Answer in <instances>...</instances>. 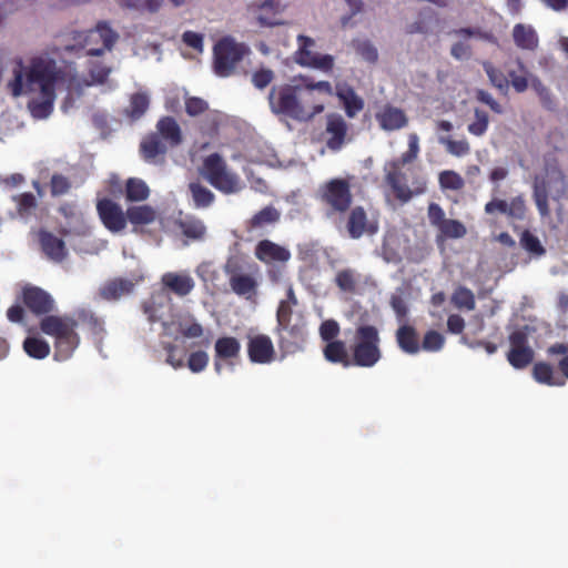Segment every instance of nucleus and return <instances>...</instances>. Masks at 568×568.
Wrapping results in <instances>:
<instances>
[{
	"label": "nucleus",
	"mask_w": 568,
	"mask_h": 568,
	"mask_svg": "<svg viewBox=\"0 0 568 568\" xmlns=\"http://www.w3.org/2000/svg\"><path fill=\"white\" fill-rule=\"evenodd\" d=\"M118 40V34L105 23H99L95 29L85 33L82 48L85 55L99 57L110 51Z\"/></svg>",
	"instance_id": "11"
},
{
	"label": "nucleus",
	"mask_w": 568,
	"mask_h": 568,
	"mask_svg": "<svg viewBox=\"0 0 568 568\" xmlns=\"http://www.w3.org/2000/svg\"><path fill=\"white\" fill-rule=\"evenodd\" d=\"M439 184L442 189L457 191L464 186V180L455 171L447 170L439 174Z\"/></svg>",
	"instance_id": "49"
},
{
	"label": "nucleus",
	"mask_w": 568,
	"mask_h": 568,
	"mask_svg": "<svg viewBox=\"0 0 568 568\" xmlns=\"http://www.w3.org/2000/svg\"><path fill=\"white\" fill-rule=\"evenodd\" d=\"M70 186V182L63 175L54 174L51 178V193L53 196L65 194Z\"/></svg>",
	"instance_id": "58"
},
{
	"label": "nucleus",
	"mask_w": 568,
	"mask_h": 568,
	"mask_svg": "<svg viewBox=\"0 0 568 568\" xmlns=\"http://www.w3.org/2000/svg\"><path fill=\"white\" fill-rule=\"evenodd\" d=\"M298 78H300V81L302 82L306 98L310 99L311 101H316L313 98V92L315 90L325 92L329 95L333 94V87L327 81L313 82L305 75H298Z\"/></svg>",
	"instance_id": "45"
},
{
	"label": "nucleus",
	"mask_w": 568,
	"mask_h": 568,
	"mask_svg": "<svg viewBox=\"0 0 568 568\" xmlns=\"http://www.w3.org/2000/svg\"><path fill=\"white\" fill-rule=\"evenodd\" d=\"M509 78H510V82H511V85L513 88L517 91V92H524L527 90L528 85H529V82H530V77L527 78V77H524V75H518L516 74L514 71L509 72Z\"/></svg>",
	"instance_id": "62"
},
{
	"label": "nucleus",
	"mask_w": 568,
	"mask_h": 568,
	"mask_svg": "<svg viewBox=\"0 0 568 568\" xmlns=\"http://www.w3.org/2000/svg\"><path fill=\"white\" fill-rule=\"evenodd\" d=\"M298 75L290 83L273 85L267 100L272 113L284 115L298 122H308L324 110L323 102L306 98Z\"/></svg>",
	"instance_id": "2"
},
{
	"label": "nucleus",
	"mask_w": 568,
	"mask_h": 568,
	"mask_svg": "<svg viewBox=\"0 0 568 568\" xmlns=\"http://www.w3.org/2000/svg\"><path fill=\"white\" fill-rule=\"evenodd\" d=\"M247 353L251 362L257 364H268L273 362L275 357L273 343L266 335H255L250 337Z\"/></svg>",
	"instance_id": "16"
},
{
	"label": "nucleus",
	"mask_w": 568,
	"mask_h": 568,
	"mask_svg": "<svg viewBox=\"0 0 568 568\" xmlns=\"http://www.w3.org/2000/svg\"><path fill=\"white\" fill-rule=\"evenodd\" d=\"M379 334L372 325H362L356 329L353 345L354 363L361 367H373L382 357Z\"/></svg>",
	"instance_id": "6"
},
{
	"label": "nucleus",
	"mask_w": 568,
	"mask_h": 568,
	"mask_svg": "<svg viewBox=\"0 0 568 568\" xmlns=\"http://www.w3.org/2000/svg\"><path fill=\"white\" fill-rule=\"evenodd\" d=\"M275 79V73L270 68H266L264 65L257 68L253 71L251 81L253 85L258 89L263 90L265 89L271 82Z\"/></svg>",
	"instance_id": "48"
},
{
	"label": "nucleus",
	"mask_w": 568,
	"mask_h": 568,
	"mask_svg": "<svg viewBox=\"0 0 568 568\" xmlns=\"http://www.w3.org/2000/svg\"><path fill=\"white\" fill-rule=\"evenodd\" d=\"M439 232L444 237L460 239L466 234V227L457 220H447Z\"/></svg>",
	"instance_id": "52"
},
{
	"label": "nucleus",
	"mask_w": 568,
	"mask_h": 568,
	"mask_svg": "<svg viewBox=\"0 0 568 568\" xmlns=\"http://www.w3.org/2000/svg\"><path fill=\"white\" fill-rule=\"evenodd\" d=\"M161 283L163 284L164 288L169 290L179 297L189 295L195 286L194 280L186 272L164 273L161 277Z\"/></svg>",
	"instance_id": "19"
},
{
	"label": "nucleus",
	"mask_w": 568,
	"mask_h": 568,
	"mask_svg": "<svg viewBox=\"0 0 568 568\" xmlns=\"http://www.w3.org/2000/svg\"><path fill=\"white\" fill-rule=\"evenodd\" d=\"M139 282V278H114L105 283L101 287V295L106 300H118L133 291L134 285Z\"/></svg>",
	"instance_id": "27"
},
{
	"label": "nucleus",
	"mask_w": 568,
	"mask_h": 568,
	"mask_svg": "<svg viewBox=\"0 0 568 568\" xmlns=\"http://www.w3.org/2000/svg\"><path fill=\"white\" fill-rule=\"evenodd\" d=\"M475 120L468 124L467 131L475 135L481 136L486 133L489 124L488 114L479 109H476L474 112Z\"/></svg>",
	"instance_id": "46"
},
{
	"label": "nucleus",
	"mask_w": 568,
	"mask_h": 568,
	"mask_svg": "<svg viewBox=\"0 0 568 568\" xmlns=\"http://www.w3.org/2000/svg\"><path fill=\"white\" fill-rule=\"evenodd\" d=\"M347 124L339 114L327 115L326 121V145L328 149L337 151L345 142Z\"/></svg>",
	"instance_id": "21"
},
{
	"label": "nucleus",
	"mask_w": 568,
	"mask_h": 568,
	"mask_svg": "<svg viewBox=\"0 0 568 568\" xmlns=\"http://www.w3.org/2000/svg\"><path fill=\"white\" fill-rule=\"evenodd\" d=\"M209 363V355L206 352L199 351L190 355L187 366L193 373L202 372Z\"/></svg>",
	"instance_id": "55"
},
{
	"label": "nucleus",
	"mask_w": 568,
	"mask_h": 568,
	"mask_svg": "<svg viewBox=\"0 0 568 568\" xmlns=\"http://www.w3.org/2000/svg\"><path fill=\"white\" fill-rule=\"evenodd\" d=\"M179 329L183 334V336H185L187 338H196V337L202 336V334H203L202 325L196 322H192L190 325L180 323Z\"/></svg>",
	"instance_id": "60"
},
{
	"label": "nucleus",
	"mask_w": 568,
	"mask_h": 568,
	"mask_svg": "<svg viewBox=\"0 0 568 568\" xmlns=\"http://www.w3.org/2000/svg\"><path fill=\"white\" fill-rule=\"evenodd\" d=\"M26 353L38 359L45 358L50 354V345L42 338L28 337L23 342Z\"/></svg>",
	"instance_id": "37"
},
{
	"label": "nucleus",
	"mask_w": 568,
	"mask_h": 568,
	"mask_svg": "<svg viewBox=\"0 0 568 568\" xmlns=\"http://www.w3.org/2000/svg\"><path fill=\"white\" fill-rule=\"evenodd\" d=\"M97 209L103 225L109 231L118 233L125 229L128 217L120 205L104 199L98 202Z\"/></svg>",
	"instance_id": "13"
},
{
	"label": "nucleus",
	"mask_w": 568,
	"mask_h": 568,
	"mask_svg": "<svg viewBox=\"0 0 568 568\" xmlns=\"http://www.w3.org/2000/svg\"><path fill=\"white\" fill-rule=\"evenodd\" d=\"M336 95L343 103L345 112L349 118H354L364 108L363 99L347 84H337Z\"/></svg>",
	"instance_id": "26"
},
{
	"label": "nucleus",
	"mask_w": 568,
	"mask_h": 568,
	"mask_svg": "<svg viewBox=\"0 0 568 568\" xmlns=\"http://www.w3.org/2000/svg\"><path fill=\"white\" fill-rule=\"evenodd\" d=\"M321 200L335 212H345L352 203L351 185L346 179H332L318 189Z\"/></svg>",
	"instance_id": "10"
},
{
	"label": "nucleus",
	"mask_w": 568,
	"mask_h": 568,
	"mask_svg": "<svg viewBox=\"0 0 568 568\" xmlns=\"http://www.w3.org/2000/svg\"><path fill=\"white\" fill-rule=\"evenodd\" d=\"M260 10L264 13H260L257 16V21L261 26L272 27L281 24L278 21H274L267 18L266 14L273 13L278 14L282 13L285 10V6L282 3L281 0H264L261 6Z\"/></svg>",
	"instance_id": "36"
},
{
	"label": "nucleus",
	"mask_w": 568,
	"mask_h": 568,
	"mask_svg": "<svg viewBox=\"0 0 568 568\" xmlns=\"http://www.w3.org/2000/svg\"><path fill=\"white\" fill-rule=\"evenodd\" d=\"M444 344L445 337L440 333L428 331L424 336L420 348L426 352H438L443 348Z\"/></svg>",
	"instance_id": "51"
},
{
	"label": "nucleus",
	"mask_w": 568,
	"mask_h": 568,
	"mask_svg": "<svg viewBox=\"0 0 568 568\" xmlns=\"http://www.w3.org/2000/svg\"><path fill=\"white\" fill-rule=\"evenodd\" d=\"M510 348L507 359L517 369L525 368L534 359V351L528 344L527 334L524 331H515L509 336Z\"/></svg>",
	"instance_id": "12"
},
{
	"label": "nucleus",
	"mask_w": 568,
	"mask_h": 568,
	"mask_svg": "<svg viewBox=\"0 0 568 568\" xmlns=\"http://www.w3.org/2000/svg\"><path fill=\"white\" fill-rule=\"evenodd\" d=\"M532 376L536 382L547 384L549 386H562L564 381H557L554 376V368L546 363H537L532 368Z\"/></svg>",
	"instance_id": "38"
},
{
	"label": "nucleus",
	"mask_w": 568,
	"mask_h": 568,
	"mask_svg": "<svg viewBox=\"0 0 568 568\" xmlns=\"http://www.w3.org/2000/svg\"><path fill=\"white\" fill-rule=\"evenodd\" d=\"M150 194L149 186L140 179L131 178L126 182V199L132 202L144 201Z\"/></svg>",
	"instance_id": "39"
},
{
	"label": "nucleus",
	"mask_w": 568,
	"mask_h": 568,
	"mask_svg": "<svg viewBox=\"0 0 568 568\" xmlns=\"http://www.w3.org/2000/svg\"><path fill=\"white\" fill-rule=\"evenodd\" d=\"M201 173L210 184L223 193H237L244 187L240 176L230 171L224 160L216 153L204 160Z\"/></svg>",
	"instance_id": "5"
},
{
	"label": "nucleus",
	"mask_w": 568,
	"mask_h": 568,
	"mask_svg": "<svg viewBox=\"0 0 568 568\" xmlns=\"http://www.w3.org/2000/svg\"><path fill=\"white\" fill-rule=\"evenodd\" d=\"M185 111L190 116H199L207 112V118L212 122V126L209 131H213L216 125L217 113L215 111H210L209 103L197 97H189L185 94L184 97Z\"/></svg>",
	"instance_id": "30"
},
{
	"label": "nucleus",
	"mask_w": 568,
	"mask_h": 568,
	"mask_svg": "<svg viewBox=\"0 0 568 568\" xmlns=\"http://www.w3.org/2000/svg\"><path fill=\"white\" fill-rule=\"evenodd\" d=\"M255 255L260 261L265 263L287 262L291 258L288 250L268 240H264L257 244Z\"/></svg>",
	"instance_id": "23"
},
{
	"label": "nucleus",
	"mask_w": 568,
	"mask_h": 568,
	"mask_svg": "<svg viewBox=\"0 0 568 568\" xmlns=\"http://www.w3.org/2000/svg\"><path fill=\"white\" fill-rule=\"evenodd\" d=\"M13 200L17 202L18 214L22 219L29 217L37 207L36 197L31 193H23Z\"/></svg>",
	"instance_id": "47"
},
{
	"label": "nucleus",
	"mask_w": 568,
	"mask_h": 568,
	"mask_svg": "<svg viewBox=\"0 0 568 568\" xmlns=\"http://www.w3.org/2000/svg\"><path fill=\"white\" fill-rule=\"evenodd\" d=\"M452 302L457 308L467 311H473L476 305L473 292L466 287H458L452 296Z\"/></svg>",
	"instance_id": "44"
},
{
	"label": "nucleus",
	"mask_w": 568,
	"mask_h": 568,
	"mask_svg": "<svg viewBox=\"0 0 568 568\" xmlns=\"http://www.w3.org/2000/svg\"><path fill=\"white\" fill-rule=\"evenodd\" d=\"M297 49L293 53V60L295 63L303 68L315 69L324 73L329 72L333 67L335 59L331 54H321L314 51L316 42L313 38L304 34L297 36Z\"/></svg>",
	"instance_id": "8"
},
{
	"label": "nucleus",
	"mask_w": 568,
	"mask_h": 568,
	"mask_svg": "<svg viewBox=\"0 0 568 568\" xmlns=\"http://www.w3.org/2000/svg\"><path fill=\"white\" fill-rule=\"evenodd\" d=\"M149 105L150 95L146 92H138L132 94L124 112L131 120H138L146 112Z\"/></svg>",
	"instance_id": "33"
},
{
	"label": "nucleus",
	"mask_w": 568,
	"mask_h": 568,
	"mask_svg": "<svg viewBox=\"0 0 568 568\" xmlns=\"http://www.w3.org/2000/svg\"><path fill=\"white\" fill-rule=\"evenodd\" d=\"M438 142L446 148V151L454 156H465L470 152L467 140H453L448 136H439Z\"/></svg>",
	"instance_id": "41"
},
{
	"label": "nucleus",
	"mask_w": 568,
	"mask_h": 568,
	"mask_svg": "<svg viewBox=\"0 0 568 568\" xmlns=\"http://www.w3.org/2000/svg\"><path fill=\"white\" fill-rule=\"evenodd\" d=\"M323 354L325 359L331 363H338L345 367L351 365L347 346L343 341L336 339L326 343V346L323 349Z\"/></svg>",
	"instance_id": "31"
},
{
	"label": "nucleus",
	"mask_w": 568,
	"mask_h": 568,
	"mask_svg": "<svg viewBox=\"0 0 568 568\" xmlns=\"http://www.w3.org/2000/svg\"><path fill=\"white\" fill-rule=\"evenodd\" d=\"M476 98L487 104L494 112L496 113H503V108L501 105L491 97L490 93L484 91V90H478L477 93H476Z\"/></svg>",
	"instance_id": "61"
},
{
	"label": "nucleus",
	"mask_w": 568,
	"mask_h": 568,
	"mask_svg": "<svg viewBox=\"0 0 568 568\" xmlns=\"http://www.w3.org/2000/svg\"><path fill=\"white\" fill-rule=\"evenodd\" d=\"M41 248L45 256L54 262H61L67 255L64 242L52 233L41 231L39 233Z\"/></svg>",
	"instance_id": "24"
},
{
	"label": "nucleus",
	"mask_w": 568,
	"mask_h": 568,
	"mask_svg": "<svg viewBox=\"0 0 568 568\" xmlns=\"http://www.w3.org/2000/svg\"><path fill=\"white\" fill-rule=\"evenodd\" d=\"M381 129L384 131H395L405 128L408 119L405 112L390 104L383 105L375 114Z\"/></svg>",
	"instance_id": "18"
},
{
	"label": "nucleus",
	"mask_w": 568,
	"mask_h": 568,
	"mask_svg": "<svg viewBox=\"0 0 568 568\" xmlns=\"http://www.w3.org/2000/svg\"><path fill=\"white\" fill-rule=\"evenodd\" d=\"M189 190L192 195L193 203L196 207H207L214 201V194L200 183H190Z\"/></svg>",
	"instance_id": "40"
},
{
	"label": "nucleus",
	"mask_w": 568,
	"mask_h": 568,
	"mask_svg": "<svg viewBox=\"0 0 568 568\" xmlns=\"http://www.w3.org/2000/svg\"><path fill=\"white\" fill-rule=\"evenodd\" d=\"M318 333L321 338L326 343L336 341L339 334V325L335 320H326L321 324Z\"/></svg>",
	"instance_id": "53"
},
{
	"label": "nucleus",
	"mask_w": 568,
	"mask_h": 568,
	"mask_svg": "<svg viewBox=\"0 0 568 568\" xmlns=\"http://www.w3.org/2000/svg\"><path fill=\"white\" fill-rule=\"evenodd\" d=\"M280 219L278 211L273 206H266L252 217V225L256 227L274 223Z\"/></svg>",
	"instance_id": "50"
},
{
	"label": "nucleus",
	"mask_w": 568,
	"mask_h": 568,
	"mask_svg": "<svg viewBox=\"0 0 568 568\" xmlns=\"http://www.w3.org/2000/svg\"><path fill=\"white\" fill-rule=\"evenodd\" d=\"M565 192V176L561 171L552 170L546 179L536 178L534 183V200L539 213L545 216L549 213L548 195L561 196Z\"/></svg>",
	"instance_id": "9"
},
{
	"label": "nucleus",
	"mask_w": 568,
	"mask_h": 568,
	"mask_svg": "<svg viewBox=\"0 0 568 568\" xmlns=\"http://www.w3.org/2000/svg\"><path fill=\"white\" fill-rule=\"evenodd\" d=\"M484 70L490 83L498 89L501 93H507L509 89V81L501 71L496 69L491 63L484 62Z\"/></svg>",
	"instance_id": "42"
},
{
	"label": "nucleus",
	"mask_w": 568,
	"mask_h": 568,
	"mask_svg": "<svg viewBox=\"0 0 568 568\" xmlns=\"http://www.w3.org/2000/svg\"><path fill=\"white\" fill-rule=\"evenodd\" d=\"M182 40L187 47L196 50L199 53L203 52V36L201 33L185 31L182 36Z\"/></svg>",
	"instance_id": "59"
},
{
	"label": "nucleus",
	"mask_w": 568,
	"mask_h": 568,
	"mask_svg": "<svg viewBox=\"0 0 568 568\" xmlns=\"http://www.w3.org/2000/svg\"><path fill=\"white\" fill-rule=\"evenodd\" d=\"M428 219H429L430 224L434 225L435 227H437L438 230L448 220L445 217V212L443 211V209L436 203L429 204Z\"/></svg>",
	"instance_id": "57"
},
{
	"label": "nucleus",
	"mask_w": 568,
	"mask_h": 568,
	"mask_svg": "<svg viewBox=\"0 0 568 568\" xmlns=\"http://www.w3.org/2000/svg\"><path fill=\"white\" fill-rule=\"evenodd\" d=\"M88 68L91 81L80 79L70 65L59 68L48 55L34 57L28 63L17 60L11 65L8 88L13 97L28 98L27 109L33 119L45 120L53 112L59 91H68V101L74 94L79 97L85 87L105 83L112 71L110 65L97 60H90Z\"/></svg>",
	"instance_id": "1"
},
{
	"label": "nucleus",
	"mask_w": 568,
	"mask_h": 568,
	"mask_svg": "<svg viewBox=\"0 0 568 568\" xmlns=\"http://www.w3.org/2000/svg\"><path fill=\"white\" fill-rule=\"evenodd\" d=\"M40 327L44 334L55 338L54 357L59 361L68 359L78 345L75 322L67 316L50 315L41 321Z\"/></svg>",
	"instance_id": "3"
},
{
	"label": "nucleus",
	"mask_w": 568,
	"mask_h": 568,
	"mask_svg": "<svg viewBox=\"0 0 568 568\" xmlns=\"http://www.w3.org/2000/svg\"><path fill=\"white\" fill-rule=\"evenodd\" d=\"M416 158L417 155H412L410 152L407 151L402 155L400 160L394 161L385 166V170L387 172V183L392 186L396 195L404 201L410 197V191L400 182L399 166L402 164L412 162Z\"/></svg>",
	"instance_id": "17"
},
{
	"label": "nucleus",
	"mask_w": 568,
	"mask_h": 568,
	"mask_svg": "<svg viewBox=\"0 0 568 568\" xmlns=\"http://www.w3.org/2000/svg\"><path fill=\"white\" fill-rule=\"evenodd\" d=\"M353 47L355 52L366 62L375 63L378 60V51L369 40H355Z\"/></svg>",
	"instance_id": "43"
},
{
	"label": "nucleus",
	"mask_w": 568,
	"mask_h": 568,
	"mask_svg": "<svg viewBox=\"0 0 568 568\" xmlns=\"http://www.w3.org/2000/svg\"><path fill=\"white\" fill-rule=\"evenodd\" d=\"M396 341L399 348L407 354L415 355L420 349L417 333L415 328L409 325H402L397 329Z\"/></svg>",
	"instance_id": "29"
},
{
	"label": "nucleus",
	"mask_w": 568,
	"mask_h": 568,
	"mask_svg": "<svg viewBox=\"0 0 568 568\" xmlns=\"http://www.w3.org/2000/svg\"><path fill=\"white\" fill-rule=\"evenodd\" d=\"M450 53L458 60H466L470 57V48L467 43L459 41L452 47Z\"/></svg>",
	"instance_id": "64"
},
{
	"label": "nucleus",
	"mask_w": 568,
	"mask_h": 568,
	"mask_svg": "<svg viewBox=\"0 0 568 568\" xmlns=\"http://www.w3.org/2000/svg\"><path fill=\"white\" fill-rule=\"evenodd\" d=\"M23 302L36 314L49 313L54 306L52 297L39 287H26Z\"/></svg>",
	"instance_id": "20"
},
{
	"label": "nucleus",
	"mask_w": 568,
	"mask_h": 568,
	"mask_svg": "<svg viewBox=\"0 0 568 568\" xmlns=\"http://www.w3.org/2000/svg\"><path fill=\"white\" fill-rule=\"evenodd\" d=\"M346 226L352 239H359L365 234H375L378 230L376 221L369 220L362 206L352 209Z\"/></svg>",
	"instance_id": "15"
},
{
	"label": "nucleus",
	"mask_w": 568,
	"mask_h": 568,
	"mask_svg": "<svg viewBox=\"0 0 568 568\" xmlns=\"http://www.w3.org/2000/svg\"><path fill=\"white\" fill-rule=\"evenodd\" d=\"M215 356L219 359H230L237 357L241 351V344L235 337L225 336L215 342Z\"/></svg>",
	"instance_id": "32"
},
{
	"label": "nucleus",
	"mask_w": 568,
	"mask_h": 568,
	"mask_svg": "<svg viewBox=\"0 0 568 568\" xmlns=\"http://www.w3.org/2000/svg\"><path fill=\"white\" fill-rule=\"evenodd\" d=\"M520 243L523 247L530 253H534L536 255H542L545 253V250L541 246L538 237H536L528 231L523 232Z\"/></svg>",
	"instance_id": "54"
},
{
	"label": "nucleus",
	"mask_w": 568,
	"mask_h": 568,
	"mask_svg": "<svg viewBox=\"0 0 568 568\" xmlns=\"http://www.w3.org/2000/svg\"><path fill=\"white\" fill-rule=\"evenodd\" d=\"M485 212L487 214H494L495 212H499L511 220L521 221L525 219L526 215V204L521 195L515 196L510 201L493 199L491 201L486 203Z\"/></svg>",
	"instance_id": "14"
},
{
	"label": "nucleus",
	"mask_w": 568,
	"mask_h": 568,
	"mask_svg": "<svg viewBox=\"0 0 568 568\" xmlns=\"http://www.w3.org/2000/svg\"><path fill=\"white\" fill-rule=\"evenodd\" d=\"M513 39L516 45L523 50L534 51L538 47L537 32L529 24H515L513 29Z\"/></svg>",
	"instance_id": "28"
},
{
	"label": "nucleus",
	"mask_w": 568,
	"mask_h": 568,
	"mask_svg": "<svg viewBox=\"0 0 568 568\" xmlns=\"http://www.w3.org/2000/svg\"><path fill=\"white\" fill-rule=\"evenodd\" d=\"M158 133L145 138L141 143V152L146 161H153L166 152L168 146H176L182 142L179 123L171 116L162 118L156 124Z\"/></svg>",
	"instance_id": "4"
},
{
	"label": "nucleus",
	"mask_w": 568,
	"mask_h": 568,
	"mask_svg": "<svg viewBox=\"0 0 568 568\" xmlns=\"http://www.w3.org/2000/svg\"><path fill=\"white\" fill-rule=\"evenodd\" d=\"M363 282L362 274L355 268L344 267L336 271L334 283L344 293L354 294Z\"/></svg>",
	"instance_id": "25"
},
{
	"label": "nucleus",
	"mask_w": 568,
	"mask_h": 568,
	"mask_svg": "<svg viewBox=\"0 0 568 568\" xmlns=\"http://www.w3.org/2000/svg\"><path fill=\"white\" fill-rule=\"evenodd\" d=\"M155 211L149 205L131 206L126 210V217L134 225L150 224L155 220Z\"/></svg>",
	"instance_id": "34"
},
{
	"label": "nucleus",
	"mask_w": 568,
	"mask_h": 568,
	"mask_svg": "<svg viewBox=\"0 0 568 568\" xmlns=\"http://www.w3.org/2000/svg\"><path fill=\"white\" fill-rule=\"evenodd\" d=\"M293 305L294 304L288 302L281 301L277 308V321L281 325L285 326L290 322Z\"/></svg>",
	"instance_id": "63"
},
{
	"label": "nucleus",
	"mask_w": 568,
	"mask_h": 568,
	"mask_svg": "<svg viewBox=\"0 0 568 568\" xmlns=\"http://www.w3.org/2000/svg\"><path fill=\"white\" fill-rule=\"evenodd\" d=\"M179 226L182 233L193 241L203 240L206 233L204 223L194 217H185L184 220H181Z\"/></svg>",
	"instance_id": "35"
},
{
	"label": "nucleus",
	"mask_w": 568,
	"mask_h": 568,
	"mask_svg": "<svg viewBox=\"0 0 568 568\" xmlns=\"http://www.w3.org/2000/svg\"><path fill=\"white\" fill-rule=\"evenodd\" d=\"M226 273L230 275V286L235 294L246 300L255 294L257 282L252 275L232 271L230 266H226Z\"/></svg>",
	"instance_id": "22"
},
{
	"label": "nucleus",
	"mask_w": 568,
	"mask_h": 568,
	"mask_svg": "<svg viewBox=\"0 0 568 568\" xmlns=\"http://www.w3.org/2000/svg\"><path fill=\"white\" fill-rule=\"evenodd\" d=\"M121 4L128 8H145L151 12L158 11L163 4L164 0H118Z\"/></svg>",
	"instance_id": "56"
},
{
	"label": "nucleus",
	"mask_w": 568,
	"mask_h": 568,
	"mask_svg": "<svg viewBox=\"0 0 568 568\" xmlns=\"http://www.w3.org/2000/svg\"><path fill=\"white\" fill-rule=\"evenodd\" d=\"M246 47L232 38H223L214 45V71L219 77H230L246 53Z\"/></svg>",
	"instance_id": "7"
}]
</instances>
